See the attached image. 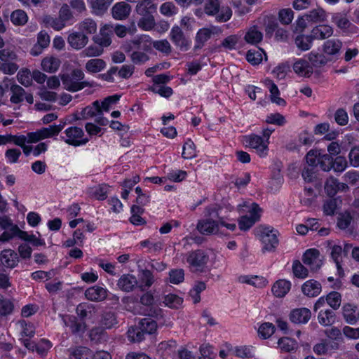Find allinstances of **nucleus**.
Masks as SVG:
<instances>
[{
    "instance_id": "6ab92c4d",
    "label": "nucleus",
    "mask_w": 359,
    "mask_h": 359,
    "mask_svg": "<svg viewBox=\"0 0 359 359\" xmlns=\"http://www.w3.org/2000/svg\"><path fill=\"white\" fill-rule=\"evenodd\" d=\"M293 70L297 75L302 77H310L313 72L309 61L303 58L298 59L294 62Z\"/></svg>"
},
{
    "instance_id": "9b49d317",
    "label": "nucleus",
    "mask_w": 359,
    "mask_h": 359,
    "mask_svg": "<svg viewBox=\"0 0 359 359\" xmlns=\"http://www.w3.org/2000/svg\"><path fill=\"white\" fill-rule=\"evenodd\" d=\"M302 262L311 269H318L323 264V257L319 250L311 248L305 251L302 256Z\"/></svg>"
},
{
    "instance_id": "0e129e2a",
    "label": "nucleus",
    "mask_w": 359,
    "mask_h": 359,
    "mask_svg": "<svg viewBox=\"0 0 359 359\" xmlns=\"http://www.w3.org/2000/svg\"><path fill=\"white\" fill-rule=\"evenodd\" d=\"M165 304L170 308H178L183 302L182 298L173 294H169L164 298Z\"/></svg>"
},
{
    "instance_id": "69168bd1",
    "label": "nucleus",
    "mask_w": 359,
    "mask_h": 359,
    "mask_svg": "<svg viewBox=\"0 0 359 359\" xmlns=\"http://www.w3.org/2000/svg\"><path fill=\"white\" fill-rule=\"evenodd\" d=\"M347 164V161L344 156H337L334 160L332 158V168L335 172H343L346 168Z\"/></svg>"
},
{
    "instance_id": "bb28decb",
    "label": "nucleus",
    "mask_w": 359,
    "mask_h": 359,
    "mask_svg": "<svg viewBox=\"0 0 359 359\" xmlns=\"http://www.w3.org/2000/svg\"><path fill=\"white\" fill-rule=\"evenodd\" d=\"M42 69L48 73H55L60 67V60L53 55H48L45 57L41 61Z\"/></svg>"
},
{
    "instance_id": "473e14b6",
    "label": "nucleus",
    "mask_w": 359,
    "mask_h": 359,
    "mask_svg": "<svg viewBox=\"0 0 359 359\" xmlns=\"http://www.w3.org/2000/svg\"><path fill=\"white\" fill-rule=\"evenodd\" d=\"M106 62L100 58H92L88 60L85 65L86 72L95 74L102 72L106 68Z\"/></svg>"
},
{
    "instance_id": "e433bc0d",
    "label": "nucleus",
    "mask_w": 359,
    "mask_h": 359,
    "mask_svg": "<svg viewBox=\"0 0 359 359\" xmlns=\"http://www.w3.org/2000/svg\"><path fill=\"white\" fill-rule=\"evenodd\" d=\"M104 53V48L96 43L90 45L84 48L80 55L82 57H95L100 56Z\"/></svg>"
},
{
    "instance_id": "49530a36",
    "label": "nucleus",
    "mask_w": 359,
    "mask_h": 359,
    "mask_svg": "<svg viewBox=\"0 0 359 359\" xmlns=\"http://www.w3.org/2000/svg\"><path fill=\"white\" fill-rule=\"evenodd\" d=\"M139 325L144 334L145 333L152 334L156 330L157 328L156 323L151 318H145L142 319L140 321Z\"/></svg>"
},
{
    "instance_id": "2eb2a0df",
    "label": "nucleus",
    "mask_w": 359,
    "mask_h": 359,
    "mask_svg": "<svg viewBox=\"0 0 359 359\" xmlns=\"http://www.w3.org/2000/svg\"><path fill=\"white\" fill-rule=\"evenodd\" d=\"M62 320L66 327H69L73 334L81 335L86 330V325L82 320H79L76 316L65 315L62 316Z\"/></svg>"
},
{
    "instance_id": "ddd939ff",
    "label": "nucleus",
    "mask_w": 359,
    "mask_h": 359,
    "mask_svg": "<svg viewBox=\"0 0 359 359\" xmlns=\"http://www.w3.org/2000/svg\"><path fill=\"white\" fill-rule=\"evenodd\" d=\"M170 38L172 43L182 51H187L191 46V41L184 34L179 26L172 27L170 32Z\"/></svg>"
},
{
    "instance_id": "58836bf2",
    "label": "nucleus",
    "mask_w": 359,
    "mask_h": 359,
    "mask_svg": "<svg viewBox=\"0 0 359 359\" xmlns=\"http://www.w3.org/2000/svg\"><path fill=\"white\" fill-rule=\"evenodd\" d=\"M81 33L92 34L97 32V23L91 18H86L79 24Z\"/></svg>"
},
{
    "instance_id": "5701e85b",
    "label": "nucleus",
    "mask_w": 359,
    "mask_h": 359,
    "mask_svg": "<svg viewBox=\"0 0 359 359\" xmlns=\"http://www.w3.org/2000/svg\"><path fill=\"white\" fill-rule=\"evenodd\" d=\"M19 262L18 254L11 249L4 250L1 253V262L3 266L7 268L17 266Z\"/></svg>"
},
{
    "instance_id": "f8f14e48",
    "label": "nucleus",
    "mask_w": 359,
    "mask_h": 359,
    "mask_svg": "<svg viewBox=\"0 0 359 359\" xmlns=\"http://www.w3.org/2000/svg\"><path fill=\"white\" fill-rule=\"evenodd\" d=\"M220 32V29L216 27H203L200 29L195 36V45L194 50H197L201 49L212 35L217 34Z\"/></svg>"
},
{
    "instance_id": "a878e982",
    "label": "nucleus",
    "mask_w": 359,
    "mask_h": 359,
    "mask_svg": "<svg viewBox=\"0 0 359 359\" xmlns=\"http://www.w3.org/2000/svg\"><path fill=\"white\" fill-rule=\"evenodd\" d=\"M342 47V42L337 39L327 40L323 46V53L330 56H336L339 55Z\"/></svg>"
},
{
    "instance_id": "4c0bfd02",
    "label": "nucleus",
    "mask_w": 359,
    "mask_h": 359,
    "mask_svg": "<svg viewBox=\"0 0 359 359\" xmlns=\"http://www.w3.org/2000/svg\"><path fill=\"white\" fill-rule=\"evenodd\" d=\"M313 38L311 35H299L295 38V44L302 51H306L311 48Z\"/></svg>"
},
{
    "instance_id": "cd10ccee",
    "label": "nucleus",
    "mask_w": 359,
    "mask_h": 359,
    "mask_svg": "<svg viewBox=\"0 0 359 359\" xmlns=\"http://www.w3.org/2000/svg\"><path fill=\"white\" fill-rule=\"evenodd\" d=\"M85 295L90 301L100 302L106 299L107 292L102 287L93 286L86 290Z\"/></svg>"
},
{
    "instance_id": "423d86ee",
    "label": "nucleus",
    "mask_w": 359,
    "mask_h": 359,
    "mask_svg": "<svg viewBox=\"0 0 359 359\" xmlns=\"http://www.w3.org/2000/svg\"><path fill=\"white\" fill-rule=\"evenodd\" d=\"M257 236L264 245L263 250L273 251L278 244L276 231L269 226H260L258 229Z\"/></svg>"
},
{
    "instance_id": "864d4df0",
    "label": "nucleus",
    "mask_w": 359,
    "mask_h": 359,
    "mask_svg": "<svg viewBox=\"0 0 359 359\" xmlns=\"http://www.w3.org/2000/svg\"><path fill=\"white\" fill-rule=\"evenodd\" d=\"M17 79L18 82L25 87L32 84V74L28 69L20 70L17 74Z\"/></svg>"
},
{
    "instance_id": "1a4fd4ad",
    "label": "nucleus",
    "mask_w": 359,
    "mask_h": 359,
    "mask_svg": "<svg viewBox=\"0 0 359 359\" xmlns=\"http://www.w3.org/2000/svg\"><path fill=\"white\" fill-rule=\"evenodd\" d=\"M245 144L256 150L261 157L266 156L268 151L269 142L264 141L259 135L251 134L244 137Z\"/></svg>"
},
{
    "instance_id": "39448f33",
    "label": "nucleus",
    "mask_w": 359,
    "mask_h": 359,
    "mask_svg": "<svg viewBox=\"0 0 359 359\" xmlns=\"http://www.w3.org/2000/svg\"><path fill=\"white\" fill-rule=\"evenodd\" d=\"M65 123L58 125H51L47 128H42L35 132L27 133V142L35 143L46 138L57 135L64 128Z\"/></svg>"
},
{
    "instance_id": "f704fd0d",
    "label": "nucleus",
    "mask_w": 359,
    "mask_h": 359,
    "mask_svg": "<svg viewBox=\"0 0 359 359\" xmlns=\"http://www.w3.org/2000/svg\"><path fill=\"white\" fill-rule=\"evenodd\" d=\"M290 287V282L285 280H279L273 284L271 291L276 297H283L289 292Z\"/></svg>"
},
{
    "instance_id": "338daca9",
    "label": "nucleus",
    "mask_w": 359,
    "mask_h": 359,
    "mask_svg": "<svg viewBox=\"0 0 359 359\" xmlns=\"http://www.w3.org/2000/svg\"><path fill=\"white\" fill-rule=\"evenodd\" d=\"M294 13L290 8L281 9L278 12V19L283 25H289L292 22Z\"/></svg>"
},
{
    "instance_id": "a211bd4d",
    "label": "nucleus",
    "mask_w": 359,
    "mask_h": 359,
    "mask_svg": "<svg viewBox=\"0 0 359 359\" xmlns=\"http://www.w3.org/2000/svg\"><path fill=\"white\" fill-rule=\"evenodd\" d=\"M67 43L75 50H81L88 43V37L86 34L80 32H74L69 34Z\"/></svg>"
},
{
    "instance_id": "b1692460",
    "label": "nucleus",
    "mask_w": 359,
    "mask_h": 359,
    "mask_svg": "<svg viewBox=\"0 0 359 359\" xmlns=\"http://www.w3.org/2000/svg\"><path fill=\"white\" fill-rule=\"evenodd\" d=\"M311 311L306 308L294 309L290 315V319L292 323L300 324L306 323L311 318Z\"/></svg>"
},
{
    "instance_id": "680f3d73",
    "label": "nucleus",
    "mask_w": 359,
    "mask_h": 359,
    "mask_svg": "<svg viewBox=\"0 0 359 359\" xmlns=\"http://www.w3.org/2000/svg\"><path fill=\"white\" fill-rule=\"evenodd\" d=\"M182 156L186 159H191L196 156L195 144L191 140L184 144Z\"/></svg>"
},
{
    "instance_id": "c03bdc74",
    "label": "nucleus",
    "mask_w": 359,
    "mask_h": 359,
    "mask_svg": "<svg viewBox=\"0 0 359 359\" xmlns=\"http://www.w3.org/2000/svg\"><path fill=\"white\" fill-rule=\"evenodd\" d=\"M11 20L15 25L22 26L27 23L28 16L24 11L18 9L12 12Z\"/></svg>"
},
{
    "instance_id": "4be33fe9",
    "label": "nucleus",
    "mask_w": 359,
    "mask_h": 359,
    "mask_svg": "<svg viewBox=\"0 0 359 359\" xmlns=\"http://www.w3.org/2000/svg\"><path fill=\"white\" fill-rule=\"evenodd\" d=\"M135 11L141 17L153 15L156 11V5L151 0H141L137 4Z\"/></svg>"
},
{
    "instance_id": "393cba45",
    "label": "nucleus",
    "mask_w": 359,
    "mask_h": 359,
    "mask_svg": "<svg viewBox=\"0 0 359 359\" xmlns=\"http://www.w3.org/2000/svg\"><path fill=\"white\" fill-rule=\"evenodd\" d=\"M333 28L328 25H319L311 30L313 39L323 40L333 35Z\"/></svg>"
},
{
    "instance_id": "79ce46f5",
    "label": "nucleus",
    "mask_w": 359,
    "mask_h": 359,
    "mask_svg": "<svg viewBox=\"0 0 359 359\" xmlns=\"http://www.w3.org/2000/svg\"><path fill=\"white\" fill-rule=\"evenodd\" d=\"M318 318L321 325L328 326L334 322L335 315L333 311L327 309L325 311H320L318 313Z\"/></svg>"
},
{
    "instance_id": "72a5a7b5",
    "label": "nucleus",
    "mask_w": 359,
    "mask_h": 359,
    "mask_svg": "<svg viewBox=\"0 0 359 359\" xmlns=\"http://www.w3.org/2000/svg\"><path fill=\"white\" fill-rule=\"evenodd\" d=\"M112 2L113 0H90L89 4L93 12L100 15L107 11Z\"/></svg>"
},
{
    "instance_id": "f257e3e1",
    "label": "nucleus",
    "mask_w": 359,
    "mask_h": 359,
    "mask_svg": "<svg viewBox=\"0 0 359 359\" xmlns=\"http://www.w3.org/2000/svg\"><path fill=\"white\" fill-rule=\"evenodd\" d=\"M220 207L217 205H211L205 208L204 211L205 218L198 220L196 226L198 231L203 235L217 233L219 225L225 226L229 230L233 231L236 229L234 223H227L222 217H220Z\"/></svg>"
},
{
    "instance_id": "2f4dec72",
    "label": "nucleus",
    "mask_w": 359,
    "mask_h": 359,
    "mask_svg": "<svg viewBox=\"0 0 359 359\" xmlns=\"http://www.w3.org/2000/svg\"><path fill=\"white\" fill-rule=\"evenodd\" d=\"M263 34L257 26L250 27L246 32L244 40L246 43L252 45H256L262 41Z\"/></svg>"
},
{
    "instance_id": "6e6d98bb",
    "label": "nucleus",
    "mask_w": 359,
    "mask_h": 359,
    "mask_svg": "<svg viewBox=\"0 0 359 359\" xmlns=\"http://www.w3.org/2000/svg\"><path fill=\"white\" fill-rule=\"evenodd\" d=\"M325 190L328 196H334L339 191V181L334 177L328 178L325 184Z\"/></svg>"
},
{
    "instance_id": "37998d69",
    "label": "nucleus",
    "mask_w": 359,
    "mask_h": 359,
    "mask_svg": "<svg viewBox=\"0 0 359 359\" xmlns=\"http://www.w3.org/2000/svg\"><path fill=\"white\" fill-rule=\"evenodd\" d=\"M43 22L47 26H49L57 31L62 29L66 25V23L64 22L59 17L55 18L50 15H45L43 18Z\"/></svg>"
},
{
    "instance_id": "5fc2aeb1",
    "label": "nucleus",
    "mask_w": 359,
    "mask_h": 359,
    "mask_svg": "<svg viewBox=\"0 0 359 359\" xmlns=\"http://www.w3.org/2000/svg\"><path fill=\"white\" fill-rule=\"evenodd\" d=\"M128 338L131 342H140L144 339V333L139 327H130L128 330Z\"/></svg>"
},
{
    "instance_id": "c756f323",
    "label": "nucleus",
    "mask_w": 359,
    "mask_h": 359,
    "mask_svg": "<svg viewBox=\"0 0 359 359\" xmlns=\"http://www.w3.org/2000/svg\"><path fill=\"white\" fill-rule=\"evenodd\" d=\"M238 281L242 283H247L248 285L257 287H263L266 285V279L262 276L257 275H244L238 277Z\"/></svg>"
},
{
    "instance_id": "6e6552de",
    "label": "nucleus",
    "mask_w": 359,
    "mask_h": 359,
    "mask_svg": "<svg viewBox=\"0 0 359 359\" xmlns=\"http://www.w3.org/2000/svg\"><path fill=\"white\" fill-rule=\"evenodd\" d=\"M332 22L343 32L346 34H356L358 27L348 19L344 13H336L332 16Z\"/></svg>"
},
{
    "instance_id": "8fccbe9b",
    "label": "nucleus",
    "mask_w": 359,
    "mask_h": 359,
    "mask_svg": "<svg viewBox=\"0 0 359 359\" xmlns=\"http://www.w3.org/2000/svg\"><path fill=\"white\" fill-rule=\"evenodd\" d=\"M154 281V277L151 271H141L139 275L138 286L140 288L149 287Z\"/></svg>"
},
{
    "instance_id": "ea45409f",
    "label": "nucleus",
    "mask_w": 359,
    "mask_h": 359,
    "mask_svg": "<svg viewBox=\"0 0 359 359\" xmlns=\"http://www.w3.org/2000/svg\"><path fill=\"white\" fill-rule=\"evenodd\" d=\"M306 18L309 22H321L326 20L325 11L321 8H317L310 11L306 14Z\"/></svg>"
},
{
    "instance_id": "603ef678",
    "label": "nucleus",
    "mask_w": 359,
    "mask_h": 359,
    "mask_svg": "<svg viewBox=\"0 0 359 359\" xmlns=\"http://www.w3.org/2000/svg\"><path fill=\"white\" fill-rule=\"evenodd\" d=\"M21 328L22 338H32L35 334V327L33 324L27 323L25 320H20L18 323Z\"/></svg>"
},
{
    "instance_id": "09e8293b",
    "label": "nucleus",
    "mask_w": 359,
    "mask_h": 359,
    "mask_svg": "<svg viewBox=\"0 0 359 359\" xmlns=\"http://www.w3.org/2000/svg\"><path fill=\"white\" fill-rule=\"evenodd\" d=\"M278 345L281 351L285 352H290L297 348L296 341L289 337L280 338L278 341Z\"/></svg>"
},
{
    "instance_id": "4d7b16f0",
    "label": "nucleus",
    "mask_w": 359,
    "mask_h": 359,
    "mask_svg": "<svg viewBox=\"0 0 359 359\" xmlns=\"http://www.w3.org/2000/svg\"><path fill=\"white\" fill-rule=\"evenodd\" d=\"M160 13L166 17H172L177 13L178 8L172 2L167 1L160 6Z\"/></svg>"
},
{
    "instance_id": "f03ea898",
    "label": "nucleus",
    "mask_w": 359,
    "mask_h": 359,
    "mask_svg": "<svg viewBox=\"0 0 359 359\" xmlns=\"http://www.w3.org/2000/svg\"><path fill=\"white\" fill-rule=\"evenodd\" d=\"M60 76L64 88L70 92H76L90 86L88 81H82L85 74L81 69H74L71 73L62 74Z\"/></svg>"
},
{
    "instance_id": "bf43d9fd",
    "label": "nucleus",
    "mask_w": 359,
    "mask_h": 359,
    "mask_svg": "<svg viewBox=\"0 0 359 359\" xmlns=\"http://www.w3.org/2000/svg\"><path fill=\"white\" fill-rule=\"evenodd\" d=\"M18 56L13 47H7L0 50V60L2 62L14 61Z\"/></svg>"
},
{
    "instance_id": "7c9ffc66",
    "label": "nucleus",
    "mask_w": 359,
    "mask_h": 359,
    "mask_svg": "<svg viewBox=\"0 0 359 359\" xmlns=\"http://www.w3.org/2000/svg\"><path fill=\"white\" fill-rule=\"evenodd\" d=\"M70 359H90L92 358V351L85 346L73 347L68 349Z\"/></svg>"
},
{
    "instance_id": "4468645a",
    "label": "nucleus",
    "mask_w": 359,
    "mask_h": 359,
    "mask_svg": "<svg viewBox=\"0 0 359 359\" xmlns=\"http://www.w3.org/2000/svg\"><path fill=\"white\" fill-rule=\"evenodd\" d=\"M112 36L113 29H111V25H104L100 28L99 34L93 37V41L95 43L101 46L104 48L111 45Z\"/></svg>"
},
{
    "instance_id": "e2e57ef3",
    "label": "nucleus",
    "mask_w": 359,
    "mask_h": 359,
    "mask_svg": "<svg viewBox=\"0 0 359 359\" xmlns=\"http://www.w3.org/2000/svg\"><path fill=\"white\" fill-rule=\"evenodd\" d=\"M330 249L331 257L335 262L337 269H341V266L340 265L342 255L341 247L338 245H332V246H330Z\"/></svg>"
},
{
    "instance_id": "a19ab883",
    "label": "nucleus",
    "mask_w": 359,
    "mask_h": 359,
    "mask_svg": "<svg viewBox=\"0 0 359 359\" xmlns=\"http://www.w3.org/2000/svg\"><path fill=\"white\" fill-rule=\"evenodd\" d=\"M262 54L266 53L261 48L250 49L247 52L246 60L252 65H257L262 61Z\"/></svg>"
},
{
    "instance_id": "de8ad7c7",
    "label": "nucleus",
    "mask_w": 359,
    "mask_h": 359,
    "mask_svg": "<svg viewBox=\"0 0 359 359\" xmlns=\"http://www.w3.org/2000/svg\"><path fill=\"white\" fill-rule=\"evenodd\" d=\"M309 60L312 64V67L314 66L318 67L325 65L328 62V60L325 55L314 52H311L309 54Z\"/></svg>"
},
{
    "instance_id": "f3484780",
    "label": "nucleus",
    "mask_w": 359,
    "mask_h": 359,
    "mask_svg": "<svg viewBox=\"0 0 359 359\" xmlns=\"http://www.w3.org/2000/svg\"><path fill=\"white\" fill-rule=\"evenodd\" d=\"M132 7L126 1L115 4L111 8L112 17L117 20H123L128 18Z\"/></svg>"
},
{
    "instance_id": "aec40b11",
    "label": "nucleus",
    "mask_w": 359,
    "mask_h": 359,
    "mask_svg": "<svg viewBox=\"0 0 359 359\" xmlns=\"http://www.w3.org/2000/svg\"><path fill=\"white\" fill-rule=\"evenodd\" d=\"M208 257L201 250L193 251L187 254V262L191 266H203L208 262Z\"/></svg>"
},
{
    "instance_id": "c85d7f7f",
    "label": "nucleus",
    "mask_w": 359,
    "mask_h": 359,
    "mask_svg": "<svg viewBox=\"0 0 359 359\" xmlns=\"http://www.w3.org/2000/svg\"><path fill=\"white\" fill-rule=\"evenodd\" d=\"M302 290L305 295L314 297L320 293L321 285L316 280H309L303 284Z\"/></svg>"
},
{
    "instance_id": "774afa93",
    "label": "nucleus",
    "mask_w": 359,
    "mask_h": 359,
    "mask_svg": "<svg viewBox=\"0 0 359 359\" xmlns=\"http://www.w3.org/2000/svg\"><path fill=\"white\" fill-rule=\"evenodd\" d=\"M327 303L333 309H337L341 304V294L337 292H330L326 297Z\"/></svg>"
},
{
    "instance_id": "0eeeda50",
    "label": "nucleus",
    "mask_w": 359,
    "mask_h": 359,
    "mask_svg": "<svg viewBox=\"0 0 359 359\" xmlns=\"http://www.w3.org/2000/svg\"><path fill=\"white\" fill-rule=\"evenodd\" d=\"M248 210L249 215L242 216L238 220V226L241 230L246 231L259 220L261 209L256 203H252Z\"/></svg>"
},
{
    "instance_id": "3c124183",
    "label": "nucleus",
    "mask_w": 359,
    "mask_h": 359,
    "mask_svg": "<svg viewBox=\"0 0 359 359\" xmlns=\"http://www.w3.org/2000/svg\"><path fill=\"white\" fill-rule=\"evenodd\" d=\"M143 212V210L140 205H133L131 207L132 215L130 221L135 225H142L145 224V220L140 215Z\"/></svg>"
},
{
    "instance_id": "20e7f679",
    "label": "nucleus",
    "mask_w": 359,
    "mask_h": 359,
    "mask_svg": "<svg viewBox=\"0 0 359 359\" xmlns=\"http://www.w3.org/2000/svg\"><path fill=\"white\" fill-rule=\"evenodd\" d=\"M76 118L77 120L95 118V121L97 124L103 126L109 123L108 119L102 114V109L98 100L93 102L91 105L86 107L80 112H77Z\"/></svg>"
},
{
    "instance_id": "13d9d810",
    "label": "nucleus",
    "mask_w": 359,
    "mask_h": 359,
    "mask_svg": "<svg viewBox=\"0 0 359 359\" xmlns=\"http://www.w3.org/2000/svg\"><path fill=\"white\" fill-rule=\"evenodd\" d=\"M274 325L272 323L267 322L262 323L259 326L258 329V334L260 337L267 339L274 333Z\"/></svg>"
},
{
    "instance_id": "9d476101",
    "label": "nucleus",
    "mask_w": 359,
    "mask_h": 359,
    "mask_svg": "<svg viewBox=\"0 0 359 359\" xmlns=\"http://www.w3.org/2000/svg\"><path fill=\"white\" fill-rule=\"evenodd\" d=\"M67 138L65 142L72 146H80L86 144L88 142V139L83 138L84 133L81 128L79 127H69L65 131Z\"/></svg>"
},
{
    "instance_id": "a18cd8bd",
    "label": "nucleus",
    "mask_w": 359,
    "mask_h": 359,
    "mask_svg": "<svg viewBox=\"0 0 359 359\" xmlns=\"http://www.w3.org/2000/svg\"><path fill=\"white\" fill-rule=\"evenodd\" d=\"M138 27L144 31L153 29L156 25V21L153 15L141 17L137 22Z\"/></svg>"
},
{
    "instance_id": "dca6fc26",
    "label": "nucleus",
    "mask_w": 359,
    "mask_h": 359,
    "mask_svg": "<svg viewBox=\"0 0 359 359\" xmlns=\"http://www.w3.org/2000/svg\"><path fill=\"white\" fill-rule=\"evenodd\" d=\"M11 96L10 100L13 104L22 102L25 99L29 104L34 102L33 95L31 93H27L23 88L19 85L14 84L11 87Z\"/></svg>"
},
{
    "instance_id": "412c9836",
    "label": "nucleus",
    "mask_w": 359,
    "mask_h": 359,
    "mask_svg": "<svg viewBox=\"0 0 359 359\" xmlns=\"http://www.w3.org/2000/svg\"><path fill=\"white\" fill-rule=\"evenodd\" d=\"M342 314L345 321L350 325H354L359 319V311L355 306L346 304L342 307Z\"/></svg>"
},
{
    "instance_id": "c9c22d12",
    "label": "nucleus",
    "mask_w": 359,
    "mask_h": 359,
    "mask_svg": "<svg viewBox=\"0 0 359 359\" xmlns=\"http://www.w3.org/2000/svg\"><path fill=\"white\" fill-rule=\"evenodd\" d=\"M137 285H138V282L136 278L129 274L121 276L118 283V287L126 292L132 290Z\"/></svg>"
},
{
    "instance_id": "052dcab7",
    "label": "nucleus",
    "mask_w": 359,
    "mask_h": 359,
    "mask_svg": "<svg viewBox=\"0 0 359 359\" xmlns=\"http://www.w3.org/2000/svg\"><path fill=\"white\" fill-rule=\"evenodd\" d=\"M101 323L105 328L110 329L113 327L117 324L115 314L112 312H105L102 315Z\"/></svg>"
},
{
    "instance_id": "7ed1b4c3",
    "label": "nucleus",
    "mask_w": 359,
    "mask_h": 359,
    "mask_svg": "<svg viewBox=\"0 0 359 359\" xmlns=\"http://www.w3.org/2000/svg\"><path fill=\"white\" fill-rule=\"evenodd\" d=\"M204 12L209 16H215L219 22L228 21L232 15L231 9L229 6H221L219 0H206Z\"/></svg>"
}]
</instances>
